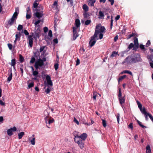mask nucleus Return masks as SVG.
<instances>
[{"label": "nucleus", "instance_id": "f8f14e48", "mask_svg": "<svg viewBox=\"0 0 153 153\" xmlns=\"http://www.w3.org/2000/svg\"><path fill=\"white\" fill-rule=\"evenodd\" d=\"M34 38L35 39H36L37 38H39L40 36L39 31L36 30L34 32Z\"/></svg>", "mask_w": 153, "mask_h": 153}, {"label": "nucleus", "instance_id": "5701e85b", "mask_svg": "<svg viewBox=\"0 0 153 153\" xmlns=\"http://www.w3.org/2000/svg\"><path fill=\"white\" fill-rule=\"evenodd\" d=\"M16 64V60L15 59H13L11 60V65L13 66L14 69H15V65Z\"/></svg>", "mask_w": 153, "mask_h": 153}, {"label": "nucleus", "instance_id": "69168bd1", "mask_svg": "<svg viewBox=\"0 0 153 153\" xmlns=\"http://www.w3.org/2000/svg\"><path fill=\"white\" fill-rule=\"evenodd\" d=\"M41 21L40 20H38L37 21H36L35 23H34V24L36 26L40 22H41Z\"/></svg>", "mask_w": 153, "mask_h": 153}, {"label": "nucleus", "instance_id": "2f4dec72", "mask_svg": "<svg viewBox=\"0 0 153 153\" xmlns=\"http://www.w3.org/2000/svg\"><path fill=\"white\" fill-rule=\"evenodd\" d=\"M19 61L21 63H22L24 61L23 57L21 54H20L19 55Z\"/></svg>", "mask_w": 153, "mask_h": 153}, {"label": "nucleus", "instance_id": "e433bc0d", "mask_svg": "<svg viewBox=\"0 0 153 153\" xmlns=\"http://www.w3.org/2000/svg\"><path fill=\"white\" fill-rule=\"evenodd\" d=\"M38 74L39 73L38 71H34L33 72V75L36 77H37Z\"/></svg>", "mask_w": 153, "mask_h": 153}, {"label": "nucleus", "instance_id": "4c0bfd02", "mask_svg": "<svg viewBox=\"0 0 153 153\" xmlns=\"http://www.w3.org/2000/svg\"><path fill=\"white\" fill-rule=\"evenodd\" d=\"M36 60L35 58L34 57H32L31 58V60L30 61V63L31 64H33L34 63Z\"/></svg>", "mask_w": 153, "mask_h": 153}, {"label": "nucleus", "instance_id": "72a5a7b5", "mask_svg": "<svg viewBox=\"0 0 153 153\" xmlns=\"http://www.w3.org/2000/svg\"><path fill=\"white\" fill-rule=\"evenodd\" d=\"M99 18H102V17H103L104 16V14L101 11H100L99 12Z\"/></svg>", "mask_w": 153, "mask_h": 153}, {"label": "nucleus", "instance_id": "1a4fd4ad", "mask_svg": "<svg viewBox=\"0 0 153 153\" xmlns=\"http://www.w3.org/2000/svg\"><path fill=\"white\" fill-rule=\"evenodd\" d=\"M35 63L39 66L40 67L44 65V63H43L42 59L40 58L36 61Z\"/></svg>", "mask_w": 153, "mask_h": 153}, {"label": "nucleus", "instance_id": "39448f33", "mask_svg": "<svg viewBox=\"0 0 153 153\" xmlns=\"http://www.w3.org/2000/svg\"><path fill=\"white\" fill-rule=\"evenodd\" d=\"M87 137V134L85 133H84L80 135H76L74 137H76L77 138H79L81 140L85 141Z\"/></svg>", "mask_w": 153, "mask_h": 153}, {"label": "nucleus", "instance_id": "ea45409f", "mask_svg": "<svg viewBox=\"0 0 153 153\" xmlns=\"http://www.w3.org/2000/svg\"><path fill=\"white\" fill-rule=\"evenodd\" d=\"M117 54V52H116V51H113L112 52V54L110 56L111 57H113L114 56H115V55Z\"/></svg>", "mask_w": 153, "mask_h": 153}, {"label": "nucleus", "instance_id": "cd10ccee", "mask_svg": "<svg viewBox=\"0 0 153 153\" xmlns=\"http://www.w3.org/2000/svg\"><path fill=\"white\" fill-rule=\"evenodd\" d=\"M137 122L138 124L142 128H147V127L146 126L143 125L142 124V123L141 122H140V121H139L137 120Z\"/></svg>", "mask_w": 153, "mask_h": 153}, {"label": "nucleus", "instance_id": "603ef678", "mask_svg": "<svg viewBox=\"0 0 153 153\" xmlns=\"http://www.w3.org/2000/svg\"><path fill=\"white\" fill-rule=\"evenodd\" d=\"M48 36L51 37L52 36V30H49L48 33Z\"/></svg>", "mask_w": 153, "mask_h": 153}, {"label": "nucleus", "instance_id": "f3484780", "mask_svg": "<svg viewBox=\"0 0 153 153\" xmlns=\"http://www.w3.org/2000/svg\"><path fill=\"white\" fill-rule=\"evenodd\" d=\"M21 35L20 32H17L16 34V40L19 41Z\"/></svg>", "mask_w": 153, "mask_h": 153}, {"label": "nucleus", "instance_id": "052dcab7", "mask_svg": "<svg viewBox=\"0 0 153 153\" xmlns=\"http://www.w3.org/2000/svg\"><path fill=\"white\" fill-rule=\"evenodd\" d=\"M23 32L25 35H28L29 34V33L26 30H24Z\"/></svg>", "mask_w": 153, "mask_h": 153}, {"label": "nucleus", "instance_id": "4d7b16f0", "mask_svg": "<svg viewBox=\"0 0 153 153\" xmlns=\"http://www.w3.org/2000/svg\"><path fill=\"white\" fill-rule=\"evenodd\" d=\"M138 47L139 45H134L133 50L135 51H136L138 49Z\"/></svg>", "mask_w": 153, "mask_h": 153}, {"label": "nucleus", "instance_id": "680f3d73", "mask_svg": "<svg viewBox=\"0 0 153 153\" xmlns=\"http://www.w3.org/2000/svg\"><path fill=\"white\" fill-rule=\"evenodd\" d=\"M74 121L78 125H79V121L77 120V119L75 118V117L74 118Z\"/></svg>", "mask_w": 153, "mask_h": 153}, {"label": "nucleus", "instance_id": "3c124183", "mask_svg": "<svg viewBox=\"0 0 153 153\" xmlns=\"http://www.w3.org/2000/svg\"><path fill=\"white\" fill-rule=\"evenodd\" d=\"M27 13H31L30 9L29 7H28L27 9Z\"/></svg>", "mask_w": 153, "mask_h": 153}, {"label": "nucleus", "instance_id": "a211bd4d", "mask_svg": "<svg viewBox=\"0 0 153 153\" xmlns=\"http://www.w3.org/2000/svg\"><path fill=\"white\" fill-rule=\"evenodd\" d=\"M125 96H124L123 97L119 98L120 103L122 106V104L125 102Z\"/></svg>", "mask_w": 153, "mask_h": 153}, {"label": "nucleus", "instance_id": "37998d69", "mask_svg": "<svg viewBox=\"0 0 153 153\" xmlns=\"http://www.w3.org/2000/svg\"><path fill=\"white\" fill-rule=\"evenodd\" d=\"M82 123L83 124H84L88 126L90 125V124H88V123H87V122L84 119L82 120Z\"/></svg>", "mask_w": 153, "mask_h": 153}, {"label": "nucleus", "instance_id": "09e8293b", "mask_svg": "<svg viewBox=\"0 0 153 153\" xmlns=\"http://www.w3.org/2000/svg\"><path fill=\"white\" fill-rule=\"evenodd\" d=\"M83 16L84 18H87L89 16V15L88 14V13H84Z\"/></svg>", "mask_w": 153, "mask_h": 153}, {"label": "nucleus", "instance_id": "2eb2a0df", "mask_svg": "<svg viewBox=\"0 0 153 153\" xmlns=\"http://www.w3.org/2000/svg\"><path fill=\"white\" fill-rule=\"evenodd\" d=\"M75 24L76 27V28L79 27L80 25V20L79 19H77L75 20Z\"/></svg>", "mask_w": 153, "mask_h": 153}, {"label": "nucleus", "instance_id": "20e7f679", "mask_svg": "<svg viewBox=\"0 0 153 153\" xmlns=\"http://www.w3.org/2000/svg\"><path fill=\"white\" fill-rule=\"evenodd\" d=\"M138 105V108H139L140 111L143 114H146L147 112L146 111V108L145 107L142 108V106L141 104L138 101H136Z\"/></svg>", "mask_w": 153, "mask_h": 153}, {"label": "nucleus", "instance_id": "6e6552de", "mask_svg": "<svg viewBox=\"0 0 153 153\" xmlns=\"http://www.w3.org/2000/svg\"><path fill=\"white\" fill-rule=\"evenodd\" d=\"M46 79L47 81L48 84L51 86H52L53 83L51 80L50 76L48 75H47L46 76Z\"/></svg>", "mask_w": 153, "mask_h": 153}, {"label": "nucleus", "instance_id": "dca6fc26", "mask_svg": "<svg viewBox=\"0 0 153 153\" xmlns=\"http://www.w3.org/2000/svg\"><path fill=\"white\" fill-rule=\"evenodd\" d=\"M95 2V0H88V5L90 6H93L94 3Z\"/></svg>", "mask_w": 153, "mask_h": 153}, {"label": "nucleus", "instance_id": "a18cd8bd", "mask_svg": "<svg viewBox=\"0 0 153 153\" xmlns=\"http://www.w3.org/2000/svg\"><path fill=\"white\" fill-rule=\"evenodd\" d=\"M50 91L51 90L49 88V87L48 86V88L45 90V92L48 94L50 93Z\"/></svg>", "mask_w": 153, "mask_h": 153}, {"label": "nucleus", "instance_id": "338daca9", "mask_svg": "<svg viewBox=\"0 0 153 153\" xmlns=\"http://www.w3.org/2000/svg\"><path fill=\"white\" fill-rule=\"evenodd\" d=\"M28 38H27V39H33L34 38H33V36L31 35H28Z\"/></svg>", "mask_w": 153, "mask_h": 153}, {"label": "nucleus", "instance_id": "864d4df0", "mask_svg": "<svg viewBox=\"0 0 153 153\" xmlns=\"http://www.w3.org/2000/svg\"><path fill=\"white\" fill-rule=\"evenodd\" d=\"M7 46L9 48V49L10 50H11L13 47V45H12L10 43H8L7 44Z\"/></svg>", "mask_w": 153, "mask_h": 153}, {"label": "nucleus", "instance_id": "f03ea898", "mask_svg": "<svg viewBox=\"0 0 153 153\" xmlns=\"http://www.w3.org/2000/svg\"><path fill=\"white\" fill-rule=\"evenodd\" d=\"M140 56L137 54H133L127 56L122 62L123 64L128 65L133 63H135L140 61Z\"/></svg>", "mask_w": 153, "mask_h": 153}, {"label": "nucleus", "instance_id": "a19ab883", "mask_svg": "<svg viewBox=\"0 0 153 153\" xmlns=\"http://www.w3.org/2000/svg\"><path fill=\"white\" fill-rule=\"evenodd\" d=\"M23 27L22 25H19L18 27L17 30H18L20 31L22 29Z\"/></svg>", "mask_w": 153, "mask_h": 153}, {"label": "nucleus", "instance_id": "49530a36", "mask_svg": "<svg viewBox=\"0 0 153 153\" xmlns=\"http://www.w3.org/2000/svg\"><path fill=\"white\" fill-rule=\"evenodd\" d=\"M31 17V13H27L26 18L27 19H30Z\"/></svg>", "mask_w": 153, "mask_h": 153}, {"label": "nucleus", "instance_id": "aec40b11", "mask_svg": "<svg viewBox=\"0 0 153 153\" xmlns=\"http://www.w3.org/2000/svg\"><path fill=\"white\" fill-rule=\"evenodd\" d=\"M31 137H30L29 138V140H30V142L32 145H34L35 144L36 139L35 137H33L31 139Z\"/></svg>", "mask_w": 153, "mask_h": 153}, {"label": "nucleus", "instance_id": "7ed1b4c3", "mask_svg": "<svg viewBox=\"0 0 153 153\" xmlns=\"http://www.w3.org/2000/svg\"><path fill=\"white\" fill-rule=\"evenodd\" d=\"M74 140L75 143L78 144L79 146L81 149L84 148L85 146L84 141L81 140L76 137H74Z\"/></svg>", "mask_w": 153, "mask_h": 153}, {"label": "nucleus", "instance_id": "0e129e2a", "mask_svg": "<svg viewBox=\"0 0 153 153\" xmlns=\"http://www.w3.org/2000/svg\"><path fill=\"white\" fill-rule=\"evenodd\" d=\"M140 48L141 50H144L145 49L144 45L142 44H140Z\"/></svg>", "mask_w": 153, "mask_h": 153}, {"label": "nucleus", "instance_id": "c756f323", "mask_svg": "<svg viewBox=\"0 0 153 153\" xmlns=\"http://www.w3.org/2000/svg\"><path fill=\"white\" fill-rule=\"evenodd\" d=\"M24 132H22L18 134V138L19 139H21L23 135H24Z\"/></svg>", "mask_w": 153, "mask_h": 153}, {"label": "nucleus", "instance_id": "412c9836", "mask_svg": "<svg viewBox=\"0 0 153 153\" xmlns=\"http://www.w3.org/2000/svg\"><path fill=\"white\" fill-rule=\"evenodd\" d=\"M137 34L136 33H133L132 32L131 34L129 35L126 38V39H130L131 37L133 36H134L137 35Z\"/></svg>", "mask_w": 153, "mask_h": 153}, {"label": "nucleus", "instance_id": "c03bdc74", "mask_svg": "<svg viewBox=\"0 0 153 153\" xmlns=\"http://www.w3.org/2000/svg\"><path fill=\"white\" fill-rule=\"evenodd\" d=\"M91 22V20H87L85 22V25H89Z\"/></svg>", "mask_w": 153, "mask_h": 153}, {"label": "nucleus", "instance_id": "6e6d98bb", "mask_svg": "<svg viewBox=\"0 0 153 153\" xmlns=\"http://www.w3.org/2000/svg\"><path fill=\"white\" fill-rule=\"evenodd\" d=\"M38 4L36 2L34 3L33 5V7L34 8H36L38 5Z\"/></svg>", "mask_w": 153, "mask_h": 153}, {"label": "nucleus", "instance_id": "5fc2aeb1", "mask_svg": "<svg viewBox=\"0 0 153 153\" xmlns=\"http://www.w3.org/2000/svg\"><path fill=\"white\" fill-rule=\"evenodd\" d=\"M59 65L57 64H55L54 65V68L55 70L56 71L58 68Z\"/></svg>", "mask_w": 153, "mask_h": 153}, {"label": "nucleus", "instance_id": "f704fd0d", "mask_svg": "<svg viewBox=\"0 0 153 153\" xmlns=\"http://www.w3.org/2000/svg\"><path fill=\"white\" fill-rule=\"evenodd\" d=\"M118 98L123 97H122V94L121 93V90L120 88L119 89V94L118 95Z\"/></svg>", "mask_w": 153, "mask_h": 153}, {"label": "nucleus", "instance_id": "79ce46f5", "mask_svg": "<svg viewBox=\"0 0 153 153\" xmlns=\"http://www.w3.org/2000/svg\"><path fill=\"white\" fill-rule=\"evenodd\" d=\"M134 45L133 43H131L128 45V48L129 50L131 49L132 48L134 47Z\"/></svg>", "mask_w": 153, "mask_h": 153}, {"label": "nucleus", "instance_id": "bf43d9fd", "mask_svg": "<svg viewBox=\"0 0 153 153\" xmlns=\"http://www.w3.org/2000/svg\"><path fill=\"white\" fill-rule=\"evenodd\" d=\"M120 117V114H118L117 116V122L118 123H119Z\"/></svg>", "mask_w": 153, "mask_h": 153}, {"label": "nucleus", "instance_id": "a878e982", "mask_svg": "<svg viewBox=\"0 0 153 153\" xmlns=\"http://www.w3.org/2000/svg\"><path fill=\"white\" fill-rule=\"evenodd\" d=\"M28 44L30 48H32L33 45V39H28Z\"/></svg>", "mask_w": 153, "mask_h": 153}, {"label": "nucleus", "instance_id": "4468645a", "mask_svg": "<svg viewBox=\"0 0 153 153\" xmlns=\"http://www.w3.org/2000/svg\"><path fill=\"white\" fill-rule=\"evenodd\" d=\"M8 77L7 78V81L9 82L12 79L13 76V74L11 70L10 71V74H9L8 73Z\"/></svg>", "mask_w": 153, "mask_h": 153}, {"label": "nucleus", "instance_id": "6ab92c4d", "mask_svg": "<svg viewBox=\"0 0 153 153\" xmlns=\"http://www.w3.org/2000/svg\"><path fill=\"white\" fill-rule=\"evenodd\" d=\"M35 15L36 17L38 18L42 17L43 15L42 13L38 12H36Z\"/></svg>", "mask_w": 153, "mask_h": 153}, {"label": "nucleus", "instance_id": "ddd939ff", "mask_svg": "<svg viewBox=\"0 0 153 153\" xmlns=\"http://www.w3.org/2000/svg\"><path fill=\"white\" fill-rule=\"evenodd\" d=\"M16 20L13 19L12 18H11L8 21V24L10 26L12 25L14 22H16Z\"/></svg>", "mask_w": 153, "mask_h": 153}, {"label": "nucleus", "instance_id": "9b49d317", "mask_svg": "<svg viewBox=\"0 0 153 153\" xmlns=\"http://www.w3.org/2000/svg\"><path fill=\"white\" fill-rule=\"evenodd\" d=\"M45 115V120L46 123H47V122L48 121L49 119H48V117L49 115V113L47 111H44Z\"/></svg>", "mask_w": 153, "mask_h": 153}, {"label": "nucleus", "instance_id": "58836bf2", "mask_svg": "<svg viewBox=\"0 0 153 153\" xmlns=\"http://www.w3.org/2000/svg\"><path fill=\"white\" fill-rule=\"evenodd\" d=\"M102 125L103 127L105 128L106 127L107 125L106 121L105 120L103 119H102Z\"/></svg>", "mask_w": 153, "mask_h": 153}, {"label": "nucleus", "instance_id": "c9c22d12", "mask_svg": "<svg viewBox=\"0 0 153 153\" xmlns=\"http://www.w3.org/2000/svg\"><path fill=\"white\" fill-rule=\"evenodd\" d=\"M123 72L124 73H125V74H128L131 76H133V74L132 73V72L131 71H128V70H126L124 71Z\"/></svg>", "mask_w": 153, "mask_h": 153}, {"label": "nucleus", "instance_id": "c85d7f7f", "mask_svg": "<svg viewBox=\"0 0 153 153\" xmlns=\"http://www.w3.org/2000/svg\"><path fill=\"white\" fill-rule=\"evenodd\" d=\"M82 8L85 12H87L88 10V7L85 4H84L83 5Z\"/></svg>", "mask_w": 153, "mask_h": 153}, {"label": "nucleus", "instance_id": "4be33fe9", "mask_svg": "<svg viewBox=\"0 0 153 153\" xmlns=\"http://www.w3.org/2000/svg\"><path fill=\"white\" fill-rule=\"evenodd\" d=\"M147 58L149 62L151 61L153 62L152 60V59H153V54L148 55L147 56Z\"/></svg>", "mask_w": 153, "mask_h": 153}, {"label": "nucleus", "instance_id": "13d9d810", "mask_svg": "<svg viewBox=\"0 0 153 153\" xmlns=\"http://www.w3.org/2000/svg\"><path fill=\"white\" fill-rule=\"evenodd\" d=\"M45 48V46H42V47H40V49H39L40 52H41L42 51H43V50Z\"/></svg>", "mask_w": 153, "mask_h": 153}, {"label": "nucleus", "instance_id": "473e14b6", "mask_svg": "<svg viewBox=\"0 0 153 153\" xmlns=\"http://www.w3.org/2000/svg\"><path fill=\"white\" fill-rule=\"evenodd\" d=\"M49 119L48 121V123L49 124H51L53 123L54 122V120L53 118H52L51 117H49Z\"/></svg>", "mask_w": 153, "mask_h": 153}, {"label": "nucleus", "instance_id": "774afa93", "mask_svg": "<svg viewBox=\"0 0 153 153\" xmlns=\"http://www.w3.org/2000/svg\"><path fill=\"white\" fill-rule=\"evenodd\" d=\"M80 64V60L79 59H77L76 60V65H78Z\"/></svg>", "mask_w": 153, "mask_h": 153}, {"label": "nucleus", "instance_id": "e2e57ef3", "mask_svg": "<svg viewBox=\"0 0 153 153\" xmlns=\"http://www.w3.org/2000/svg\"><path fill=\"white\" fill-rule=\"evenodd\" d=\"M43 30L44 32L46 33L48 32V28L47 27H44Z\"/></svg>", "mask_w": 153, "mask_h": 153}, {"label": "nucleus", "instance_id": "de8ad7c7", "mask_svg": "<svg viewBox=\"0 0 153 153\" xmlns=\"http://www.w3.org/2000/svg\"><path fill=\"white\" fill-rule=\"evenodd\" d=\"M97 96V95L96 93L94 92L93 93V100H96Z\"/></svg>", "mask_w": 153, "mask_h": 153}, {"label": "nucleus", "instance_id": "423d86ee", "mask_svg": "<svg viewBox=\"0 0 153 153\" xmlns=\"http://www.w3.org/2000/svg\"><path fill=\"white\" fill-rule=\"evenodd\" d=\"M73 40H75L76 38L79 36V34L77 32V28L75 27H73Z\"/></svg>", "mask_w": 153, "mask_h": 153}, {"label": "nucleus", "instance_id": "9d476101", "mask_svg": "<svg viewBox=\"0 0 153 153\" xmlns=\"http://www.w3.org/2000/svg\"><path fill=\"white\" fill-rule=\"evenodd\" d=\"M144 115L145 117V119L147 121L148 120L149 118L148 116H149L150 119L153 122V117L151 114H150L149 113L146 112V114H144Z\"/></svg>", "mask_w": 153, "mask_h": 153}, {"label": "nucleus", "instance_id": "f257e3e1", "mask_svg": "<svg viewBox=\"0 0 153 153\" xmlns=\"http://www.w3.org/2000/svg\"><path fill=\"white\" fill-rule=\"evenodd\" d=\"M105 28L100 24L96 25L94 33V35L91 37L89 44L91 47L93 46L95 44L97 40L99 39H101L103 38V33L105 32Z\"/></svg>", "mask_w": 153, "mask_h": 153}, {"label": "nucleus", "instance_id": "7c9ffc66", "mask_svg": "<svg viewBox=\"0 0 153 153\" xmlns=\"http://www.w3.org/2000/svg\"><path fill=\"white\" fill-rule=\"evenodd\" d=\"M126 75H124L123 76H120L119 79H118V81L119 83L121 80H122L123 79L126 78Z\"/></svg>", "mask_w": 153, "mask_h": 153}, {"label": "nucleus", "instance_id": "bb28decb", "mask_svg": "<svg viewBox=\"0 0 153 153\" xmlns=\"http://www.w3.org/2000/svg\"><path fill=\"white\" fill-rule=\"evenodd\" d=\"M18 14L19 13H17L16 12H15L13 13L12 17V18L15 19V20H16Z\"/></svg>", "mask_w": 153, "mask_h": 153}, {"label": "nucleus", "instance_id": "0eeeda50", "mask_svg": "<svg viewBox=\"0 0 153 153\" xmlns=\"http://www.w3.org/2000/svg\"><path fill=\"white\" fill-rule=\"evenodd\" d=\"M16 127L14 126L13 128H11L7 130V133L8 135L10 136H11L13 135V131H16Z\"/></svg>", "mask_w": 153, "mask_h": 153}, {"label": "nucleus", "instance_id": "393cba45", "mask_svg": "<svg viewBox=\"0 0 153 153\" xmlns=\"http://www.w3.org/2000/svg\"><path fill=\"white\" fill-rule=\"evenodd\" d=\"M137 36L136 35V36L134 38V45H139L138 39L137 38Z\"/></svg>", "mask_w": 153, "mask_h": 153}, {"label": "nucleus", "instance_id": "b1692460", "mask_svg": "<svg viewBox=\"0 0 153 153\" xmlns=\"http://www.w3.org/2000/svg\"><path fill=\"white\" fill-rule=\"evenodd\" d=\"M146 153H151L150 147L149 145H147L146 147Z\"/></svg>", "mask_w": 153, "mask_h": 153}, {"label": "nucleus", "instance_id": "8fccbe9b", "mask_svg": "<svg viewBox=\"0 0 153 153\" xmlns=\"http://www.w3.org/2000/svg\"><path fill=\"white\" fill-rule=\"evenodd\" d=\"M34 82H31L28 85V87L29 88H31L34 86Z\"/></svg>", "mask_w": 153, "mask_h": 153}]
</instances>
